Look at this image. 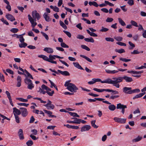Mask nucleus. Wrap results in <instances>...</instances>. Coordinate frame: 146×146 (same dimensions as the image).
I'll return each mask as SVG.
<instances>
[{"label":"nucleus","mask_w":146,"mask_h":146,"mask_svg":"<svg viewBox=\"0 0 146 146\" xmlns=\"http://www.w3.org/2000/svg\"><path fill=\"white\" fill-rule=\"evenodd\" d=\"M71 81V80H69L66 82L64 86L67 87L66 89L70 92L73 93L76 92L78 88L75 84L70 83Z\"/></svg>","instance_id":"nucleus-1"},{"label":"nucleus","mask_w":146,"mask_h":146,"mask_svg":"<svg viewBox=\"0 0 146 146\" xmlns=\"http://www.w3.org/2000/svg\"><path fill=\"white\" fill-rule=\"evenodd\" d=\"M112 79L113 80H111L112 84L116 88H118L120 86L119 84L118 83L122 82L123 78V76H119L117 77L113 78Z\"/></svg>","instance_id":"nucleus-2"},{"label":"nucleus","mask_w":146,"mask_h":146,"mask_svg":"<svg viewBox=\"0 0 146 146\" xmlns=\"http://www.w3.org/2000/svg\"><path fill=\"white\" fill-rule=\"evenodd\" d=\"M123 92L126 94H132L133 93H139L140 90L139 89L137 88L135 89L132 90L131 87H124L123 88Z\"/></svg>","instance_id":"nucleus-3"},{"label":"nucleus","mask_w":146,"mask_h":146,"mask_svg":"<svg viewBox=\"0 0 146 146\" xmlns=\"http://www.w3.org/2000/svg\"><path fill=\"white\" fill-rule=\"evenodd\" d=\"M24 82L26 84L28 85L27 88L28 89L31 90L34 88L32 81L30 79L26 78L24 79Z\"/></svg>","instance_id":"nucleus-4"},{"label":"nucleus","mask_w":146,"mask_h":146,"mask_svg":"<svg viewBox=\"0 0 146 146\" xmlns=\"http://www.w3.org/2000/svg\"><path fill=\"white\" fill-rule=\"evenodd\" d=\"M127 108L126 106L120 103L117 105L116 108L117 109H121L122 110L121 112L123 114H124L125 113V109Z\"/></svg>","instance_id":"nucleus-5"},{"label":"nucleus","mask_w":146,"mask_h":146,"mask_svg":"<svg viewBox=\"0 0 146 146\" xmlns=\"http://www.w3.org/2000/svg\"><path fill=\"white\" fill-rule=\"evenodd\" d=\"M113 119L115 122L122 124L125 123L126 120V119L119 118L117 117H114Z\"/></svg>","instance_id":"nucleus-6"},{"label":"nucleus","mask_w":146,"mask_h":146,"mask_svg":"<svg viewBox=\"0 0 146 146\" xmlns=\"http://www.w3.org/2000/svg\"><path fill=\"white\" fill-rule=\"evenodd\" d=\"M32 16L34 19H36L38 20L40 18L39 13H37L36 10L32 11Z\"/></svg>","instance_id":"nucleus-7"},{"label":"nucleus","mask_w":146,"mask_h":146,"mask_svg":"<svg viewBox=\"0 0 146 146\" xmlns=\"http://www.w3.org/2000/svg\"><path fill=\"white\" fill-rule=\"evenodd\" d=\"M19 109L21 110L22 115L23 117H26L28 114L27 109L24 108H20Z\"/></svg>","instance_id":"nucleus-8"},{"label":"nucleus","mask_w":146,"mask_h":146,"mask_svg":"<svg viewBox=\"0 0 146 146\" xmlns=\"http://www.w3.org/2000/svg\"><path fill=\"white\" fill-rule=\"evenodd\" d=\"M48 102L47 103L44 105V106L46 107L48 110H49L50 109H53L54 108V105L52 104V102L49 100H48Z\"/></svg>","instance_id":"nucleus-9"},{"label":"nucleus","mask_w":146,"mask_h":146,"mask_svg":"<svg viewBox=\"0 0 146 146\" xmlns=\"http://www.w3.org/2000/svg\"><path fill=\"white\" fill-rule=\"evenodd\" d=\"M28 16L29 21L31 24L32 27L34 28L37 25V23L34 21V19L31 17L30 15H28Z\"/></svg>","instance_id":"nucleus-10"},{"label":"nucleus","mask_w":146,"mask_h":146,"mask_svg":"<svg viewBox=\"0 0 146 146\" xmlns=\"http://www.w3.org/2000/svg\"><path fill=\"white\" fill-rule=\"evenodd\" d=\"M91 128V126L90 125H85L81 127V131L82 132L85 131H88Z\"/></svg>","instance_id":"nucleus-11"},{"label":"nucleus","mask_w":146,"mask_h":146,"mask_svg":"<svg viewBox=\"0 0 146 146\" xmlns=\"http://www.w3.org/2000/svg\"><path fill=\"white\" fill-rule=\"evenodd\" d=\"M18 134L20 139L23 140L24 139V137L23 136V130L22 129H20L19 130Z\"/></svg>","instance_id":"nucleus-12"},{"label":"nucleus","mask_w":146,"mask_h":146,"mask_svg":"<svg viewBox=\"0 0 146 146\" xmlns=\"http://www.w3.org/2000/svg\"><path fill=\"white\" fill-rule=\"evenodd\" d=\"M5 17L8 20L11 21H13L15 20L14 17L11 14H7L5 16Z\"/></svg>","instance_id":"nucleus-13"},{"label":"nucleus","mask_w":146,"mask_h":146,"mask_svg":"<svg viewBox=\"0 0 146 146\" xmlns=\"http://www.w3.org/2000/svg\"><path fill=\"white\" fill-rule=\"evenodd\" d=\"M13 112L14 115H19L21 114V111L20 110L15 107L13 108Z\"/></svg>","instance_id":"nucleus-14"},{"label":"nucleus","mask_w":146,"mask_h":146,"mask_svg":"<svg viewBox=\"0 0 146 146\" xmlns=\"http://www.w3.org/2000/svg\"><path fill=\"white\" fill-rule=\"evenodd\" d=\"M123 80H125V82H130L133 81V80L132 78L131 77H129L127 76H123Z\"/></svg>","instance_id":"nucleus-15"},{"label":"nucleus","mask_w":146,"mask_h":146,"mask_svg":"<svg viewBox=\"0 0 146 146\" xmlns=\"http://www.w3.org/2000/svg\"><path fill=\"white\" fill-rule=\"evenodd\" d=\"M57 71L58 72L61 74L63 76H69L70 75V74L69 73L68 71H62L59 70H58Z\"/></svg>","instance_id":"nucleus-16"},{"label":"nucleus","mask_w":146,"mask_h":146,"mask_svg":"<svg viewBox=\"0 0 146 146\" xmlns=\"http://www.w3.org/2000/svg\"><path fill=\"white\" fill-rule=\"evenodd\" d=\"M43 50L47 53L50 54L54 52L53 49L50 47H45Z\"/></svg>","instance_id":"nucleus-17"},{"label":"nucleus","mask_w":146,"mask_h":146,"mask_svg":"<svg viewBox=\"0 0 146 146\" xmlns=\"http://www.w3.org/2000/svg\"><path fill=\"white\" fill-rule=\"evenodd\" d=\"M104 100V99L102 98H95L94 99H89L88 100L90 102H96V100L99 101H102Z\"/></svg>","instance_id":"nucleus-18"},{"label":"nucleus","mask_w":146,"mask_h":146,"mask_svg":"<svg viewBox=\"0 0 146 146\" xmlns=\"http://www.w3.org/2000/svg\"><path fill=\"white\" fill-rule=\"evenodd\" d=\"M143 71H133V70H128L127 71V73H131L133 74H141L143 73Z\"/></svg>","instance_id":"nucleus-19"},{"label":"nucleus","mask_w":146,"mask_h":146,"mask_svg":"<svg viewBox=\"0 0 146 146\" xmlns=\"http://www.w3.org/2000/svg\"><path fill=\"white\" fill-rule=\"evenodd\" d=\"M43 16L46 21L49 22L51 20V19L50 18L49 16H48V14L47 13H45L43 15Z\"/></svg>","instance_id":"nucleus-20"},{"label":"nucleus","mask_w":146,"mask_h":146,"mask_svg":"<svg viewBox=\"0 0 146 146\" xmlns=\"http://www.w3.org/2000/svg\"><path fill=\"white\" fill-rule=\"evenodd\" d=\"M73 64L74 66L77 68L82 70H84V69L82 67V66L78 62H73Z\"/></svg>","instance_id":"nucleus-21"},{"label":"nucleus","mask_w":146,"mask_h":146,"mask_svg":"<svg viewBox=\"0 0 146 146\" xmlns=\"http://www.w3.org/2000/svg\"><path fill=\"white\" fill-rule=\"evenodd\" d=\"M24 71L25 72L27 75H26V76H25L26 77V78H28L27 77L29 78L32 79H33V78L32 75L29 72H28L27 70L25 69L24 70Z\"/></svg>","instance_id":"nucleus-22"},{"label":"nucleus","mask_w":146,"mask_h":146,"mask_svg":"<svg viewBox=\"0 0 146 146\" xmlns=\"http://www.w3.org/2000/svg\"><path fill=\"white\" fill-rule=\"evenodd\" d=\"M102 83H108L109 84H111V80L110 78H108L106 80L104 81H102L100 82Z\"/></svg>","instance_id":"nucleus-23"},{"label":"nucleus","mask_w":146,"mask_h":146,"mask_svg":"<svg viewBox=\"0 0 146 146\" xmlns=\"http://www.w3.org/2000/svg\"><path fill=\"white\" fill-rule=\"evenodd\" d=\"M85 41L88 42H91L93 43L94 42V40L92 37L90 38H85L84 39Z\"/></svg>","instance_id":"nucleus-24"},{"label":"nucleus","mask_w":146,"mask_h":146,"mask_svg":"<svg viewBox=\"0 0 146 146\" xmlns=\"http://www.w3.org/2000/svg\"><path fill=\"white\" fill-rule=\"evenodd\" d=\"M109 109L111 111H114L116 109V106L113 104L109 106Z\"/></svg>","instance_id":"nucleus-25"},{"label":"nucleus","mask_w":146,"mask_h":146,"mask_svg":"<svg viewBox=\"0 0 146 146\" xmlns=\"http://www.w3.org/2000/svg\"><path fill=\"white\" fill-rule=\"evenodd\" d=\"M142 138V137L138 136L137 138L133 139L132 141L134 142H137L140 141Z\"/></svg>","instance_id":"nucleus-26"},{"label":"nucleus","mask_w":146,"mask_h":146,"mask_svg":"<svg viewBox=\"0 0 146 146\" xmlns=\"http://www.w3.org/2000/svg\"><path fill=\"white\" fill-rule=\"evenodd\" d=\"M96 122V120H92L91 121L92 126L94 128L97 129L98 127V126L96 125L95 123Z\"/></svg>","instance_id":"nucleus-27"},{"label":"nucleus","mask_w":146,"mask_h":146,"mask_svg":"<svg viewBox=\"0 0 146 146\" xmlns=\"http://www.w3.org/2000/svg\"><path fill=\"white\" fill-rule=\"evenodd\" d=\"M80 56L81 57L85 59L87 61L90 62H92V60L90 58L85 55L81 54L80 55Z\"/></svg>","instance_id":"nucleus-28"},{"label":"nucleus","mask_w":146,"mask_h":146,"mask_svg":"<svg viewBox=\"0 0 146 146\" xmlns=\"http://www.w3.org/2000/svg\"><path fill=\"white\" fill-rule=\"evenodd\" d=\"M115 52H118L120 54L124 53L125 52V51L124 49L122 48H121L120 49H116L115 50Z\"/></svg>","instance_id":"nucleus-29"},{"label":"nucleus","mask_w":146,"mask_h":146,"mask_svg":"<svg viewBox=\"0 0 146 146\" xmlns=\"http://www.w3.org/2000/svg\"><path fill=\"white\" fill-rule=\"evenodd\" d=\"M119 23L122 26H125L126 24L124 22L121 18L118 19Z\"/></svg>","instance_id":"nucleus-30"},{"label":"nucleus","mask_w":146,"mask_h":146,"mask_svg":"<svg viewBox=\"0 0 146 146\" xmlns=\"http://www.w3.org/2000/svg\"><path fill=\"white\" fill-rule=\"evenodd\" d=\"M68 113L71 116H74V117H79L80 116L78 115L76 113H74V112H68Z\"/></svg>","instance_id":"nucleus-31"},{"label":"nucleus","mask_w":146,"mask_h":146,"mask_svg":"<svg viewBox=\"0 0 146 146\" xmlns=\"http://www.w3.org/2000/svg\"><path fill=\"white\" fill-rule=\"evenodd\" d=\"M128 43L130 46V47H129V48L130 50L133 49L135 47V45L133 44L131 42L129 41Z\"/></svg>","instance_id":"nucleus-32"},{"label":"nucleus","mask_w":146,"mask_h":146,"mask_svg":"<svg viewBox=\"0 0 146 146\" xmlns=\"http://www.w3.org/2000/svg\"><path fill=\"white\" fill-rule=\"evenodd\" d=\"M59 23L60 26H61L64 29H67V26L62 21H59Z\"/></svg>","instance_id":"nucleus-33"},{"label":"nucleus","mask_w":146,"mask_h":146,"mask_svg":"<svg viewBox=\"0 0 146 146\" xmlns=\"http://www.w3.org/2000/svg\"><path fill=\"white\" fill-rule=\"evenodd\" d=\"M22 43L19 44V46L20 48H25L27 45V44L25 42H23Z\"/></svg>","instance_id":"nucleus-34"},{"label":"nucleus","mask_w":146,"mask_h":146,"mask_svg":"<svg viewBox=\"0 0 146 146\" xmlns=\"http://www.w3.org/2000/svg\"><path fill=\"white\" fill-rule=\"evenodd\" d=\"M130 23L132 26H133L136 27H138L139 25H137V23L135 21L131 20L130 22Z\"/></svg>","instance_id":"nucleus-35"},{"label":"nucleus","mask_w":146,"mask_h":146,"mask_svg":"<svg viewBox=\"0 0 146 146\" xmlns=\"http://www.w3.org/2000/svg\"><path fill=\"white\" fill-rule=\"evenodd\" d=\"M81 47L82 48L88 51H89L90 50V48L86 45H82L81 46Z\"/></svg>","instance_id":"nucleus-36"},{"label":"nucleus","mask_w":146,"mask_h":146,"mask_svg":"<svg viewBox=\"0 0 146 146\" xmlns=\"http://www.w3.org/2000/svg\"><path fill=\"white\" fill-rule=\"evenodd\" d=\"M108 92H111L113 93V94H119V92L117 91L113 90L111 89H108Z\"/></svg>","instance_id":"nucleus-37"},{"label":"nucleus","mask_w":146,"mask_h":146,"mask_svg":"<svg viewBox=\"0 0 146 146\" xmlns=\"http://www.w3.org/2000/svg\"><path fill=\"white\" fill-rule=\"evenodd\" d=\"M17 38H19V41H20L22 43L23 42H24L25 41V39L23 38V36H17L16 37Z\"/></svg>","instance_id":"nucleus-38"},{"label":"nucleus","mask_w":146,"mask_h":146,"mask_svg":"<svg viewBox=\"0 0 146 146\" xmlns=\"http://www.w3.org/2000/svg\"><path fill=\"white\" fill-rule=\"evenodd\" d=\"M114 38L117 41L120 42L122 41L123 38L120 36H118L117 37H114Z\"/></svg>","instance_id":"nucleus-39"},{"label":"nucleus","mask_w":146,"mask_h":146,"mask_svg":"<svg viewBox=\"0 0 146 146\" xmlns=\"http://www.w3.org/2000/svg\"><path fill=\"white\" fill-rule=\"evenodd\" d=\"M109 30L108 28H105L104 27H102V29L100 30V31L102 32H106Z\"/></svg>","instance_id":"nucleus-40"},{"label":"nucleus","mask_w":146,"mask_h":146,"mask_svg":"<svg viewBox=\"0 0 146 146\" xmlns=\"http://www.w3.org/2000/svg\"><path fill=\"white\" fill-rule=\"evenodd\" d=\"M19 31V29L17 28H13L10 30V31L13 33H17Z\"/></svg>","instance_id":"nucleus-41"},{"label":"nucleus","mask_w":146,"mask_h":146,"mask_svg":"<svg viewBox=\"0 0 146 146\" xmlns=\"http://www.w3.org/2000/svg\"><path fill=\"white\" fill-rule=\"evenodd\" d=\"M16 99L17 100H19V101L22 102H27L28 101V100L25 99L21 98H17Z\"/></svg>","instance_id":"nucleus-42"},{"label":"nucleus","mask_w":146,"mask_h":146,"mask_svg":"<svg viewBox=\"0 0 146 146\" xmlns=\"http://www.w3.org/2000/svg\"><path fill=\"white\" fill-rule=\"evenodd\" d=\"M119 60H121L123 62H129L131 60V59H127L126 58H119Z\"/></svg>","instance_id":"nucleus-43"},{"label":"nucleus","mask_w":146,"mask_h":146,"mask_svg":"<svg viewBox=\"0 0 146 146\" xmlns=\"http://www.w3.org/2000/svg\"><path fill=\"white\" fill-rule=\"evenodd\" d=\"M41 33L42 34L43 36L45 38L46 40H48L49 39V38L48 35L45 33L43 32H41Z\"/></svg>","instance_id":"nucleus-44"},{"label":"nucleus","mask_w":146,"mask_h":146,"mask_svg":"<svg viewBox=\"0 0 146 146\" xmlns=\"http://www.w3.org/2000/svg\"><path fill=\"white\" fill-rule=\"evenodd\" d=\"M26 144L28 146H31L33 144V142L31 140H28L26 142Z\"/></svg>","instance_id":"nucleus-45"},{"label":"nucleus","mask_w":146,"mask_h":146,"mask_svg":"<svg viewBox=\"0 0 146 146\" xmlns=\"http://www.w3.org/2000/svg\"><path fill=\"white\" fill-rule=\"evenodd\" d=\"M49 60H53L56 59L55 55H52L51 54H50L49 55Z\"/></svg>","instance_id":"nucleus-46"},{"label":"nucleus","mask_w":146,"mask_h":146,"mask_svg":"<svg viewBox=\"0 0 146 146\" xmlns=\"http://www.w3.org/2000/svg\"><path fill=\"white\" fill-rule=\"evenodd\" d=\"M128 1L127 3L129 6H131L134 5L133 0H128Z\"/></svg>","instance_id":"nucleus-47"},{"label":"nucleus","mask_w":146,"mask_h":146,"mask_svg":"<svg viewBox=\"0 0 146 146\" xmlns=\"http://www.w3.org/2000/svg\"><path fill=\"white\" fill-rule=\"evenodd\" d=\"M105 40L107 41L113 42L114 41L113 38L110 37H106Z\"/></svg>","instance_id":"nucleus-48"},{"label":"nucleus","mask_w":146,"mask_h":146,"mask_svg":"<svg viewBox=\"0 0 146 146\" xmlns=\"http://www.w3.org/2000/svg\"><path fill=\"white\" fill-rule=\"evenodd\" d=\"M38 92L40 94H45L46 93V91H45L44 90H42L40 87H39V90L38 91Z\"/></svg>","instance_id":"nucleus-49"},{"label":"nucleus","mask_w":146,"mask_h":146,"mask_svg":"<svg viewBox=\"0 0 146 146\" xmlns=\"http://www.w3.org/2000/svg\"><path fill=\"white\" fill-rule=\"evenodd\" d=\"M1 21L3 22L6 25H9V23L6 20L4 19L3 18H2L1 19Z\"/></svg>","instance_id":"nucleus-50"},{"label":"nucleus","mask_w":146,"mask_h":146,"mask_svg":"<svg viewBox=\"0 0 146 146\" xmlns=\"http://www.w3.org/2000/svg\"><path fill=\"white\" fill-rule=\"evenodd\" d=\"M116 44L120 46H126V44L125 43L121 42H117L116 43Z\"/></svg>","instance_id":"nucleus-51"},{"label":"nucleus","mask_w":146,"mask_h":146,"mask_svg":"<svg viewBox=\"0 0 146 146\" xmlns=\"http://www.w3.org/2000/svg\"><path fill=\"white\" fill-rule=\"evenodd\" d=\"M63 32L65 33L68 37L70 38L71 37V34L70 32L64 30L63 31Z\"/></svg>","instance_id":"nucleus-52"},{"label":"nucleus","mask_w":146,"mask_h":146,"mask_svg":"<svg viewBox=\"0 0 146 146\" xmlns=\"http://www.w3.org/2000/svg\"><path fill=\"white\" fill-rule=\"evenodd\" d=\"M46 93L49 96H52L54 93V90H52L51 92H50L48 91H46Z\"/></svg>","instance_id":"nucleus-53"},{"label":"nucleus","mask_w":146,"mask_h":146,"mask_svg":"<svg viewBox=\"0 0 146 146\" xmlns=\"http://www.w3.org/2000/svg\"><path fill=\"white\" fill-rule=\"evenodd\" d=\"M60 45L63 48H68L69 47V46L68 45L63 42L61 43L60 44Z\"/></svg>","instance_id":"nucleus-54"},{"label":"nucleus","mask_w":146,"mask_h":146,"mask_svg":"<svg viewBox=\"0 0 146 146\" xmlns=\"http://www.w3.org/2000/svg\"><path fill=\"white\" fill-rule=\"evenodd\" d=\"M113 20V19L112 18L108 17L106 20L107 22L110 23L112 22Z\"/></svg>","instance_id":"nucleus-55"},{"label":"nucleus","mask_w":146,"mask_h":146,"mask_svg":"<svg viewBox=\"0 0 146 146\" xmlns=\"http://www.w3.org/2000/svg\"><path fill=\"white\" fill-rule=\"evenodd\" d=\"M141 97V96L139 93V94L136 95L135 96L133 97V100H135L136 99L138 98Z\"/></svg>","instance_id":"nucleus-56"},{"label":"nucleus","mask_w":146,"mask_h":146,"mask_svg":"<svg viewBox=\"0 0 146 146\" xmlns=\"http://www.w3.org/2000/svg\"><path fill=\"white\" fill-rule=\"evenodd\" d=\"M140 53L137 50H134L133 52H131V54H139Z\"/></svg>","instance_id":"nucleus-57"},{"label":"nucleus","mask_w":146,"mask_h":146,"mask_svg":"<svg viewBox=\"0 0 146 146\" xmlns=\"http://www.w3.org/2000/svg\"><path fill=\"white\" fill-rule=\"evenodd\" d=\"M17 104L19 106H24L27 107L29 105V104H26L25 103H18Z\"/></svg>","instance_id":"nucleus-58"},{"label":"nucleus","mask_w":146,"mask_h":146,"mask_svg":"<svg viewBox=\"0 0 146 146\" xmlns=\"http://www.w3.org/2000/svg\"><path fill=\"white\" fill-rule=\"evenodd\" d=\"M0 80L3 82L5 81L3 75L1 73H0Z\"/></svg>","instance_id":"nucleus-59"},{"label":"nucleus","mask_w":146,"mask_h":146,"mask_svg":"<svg viewBox=\"0 0 146 146\" xmlns=\"http://www.w3.org/2000/svg\"><path fill=\"white\" fill-rule=\"evenodd\" d=\"M92 80L94 81V83H95L96 82H100L101 81V79L98 78H94L92 79Z\"/></svg>","instance_id":"nucleus-60"},{"label":"nucleus","mask_w":146,"mask_h":146,"mask_svg":"<svg viewBox=\"0 0 146 146\" xmlns=\"http://www.w3.org/2000/svg\"><path fill=\"white\" fill-rule=\"evenodd\" d=\"M59 61L61 62L62 64L65 65L67 67H68L69 66V65L67 64L66 62L65 61H63L62 60L59 59Z\"/></svg>","instance_id":"nucleus-61"},{"label":"nucleus","mask_w":146,"mask_h":146,"mask_svg":"<svg viewBox=\"0 0 146 146\" xmlns=\"http://www.w3.org/2000/svg\"><path fill=\"white\" fill-rule=\"evenodd\" d=\"M15 117L16 121L17 123H19L20 122V120L19 116L18 115H14Z\"/></svg>","instance_id":"nucleus-62"},{"label":"nucleus","mask_w":146,"mask_h":146,"mask_svg":"<svg viewBox=\"0 0 146 146\" xmlns=\"http://www.w3.org/2000/svg\"><path fill=\"white\" fill-rule=\"evenodd\" d=\"M6 71L7 72L9 73L10 74H13L14 72L13 71L9 69H7L6 70Z\"/></svg>","instance_id":"nucleus-63"},{"label":"nucleus","mask_w":146,"mask_h":146,"mask_svg":"<svg viewBox=\"0 0 146 146\" xmlns=\"http://www.w3.org/2000/svg\"><path fill=\"white\" fill-rule=\"evenodd\" d=\"M31 132L33 133V134L36 135L37 134V131L35 129H33L31 131Z\"/></svg>","instance_id":"nucleus-64"}]
</instances>
